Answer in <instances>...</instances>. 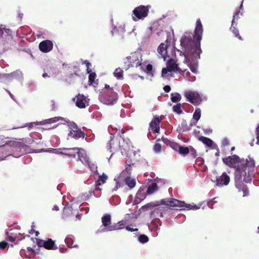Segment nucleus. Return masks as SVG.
Segmentation results:
<instances>
[{
    "instance_id": "nucleus-14",
    "label": "nucleus",
    "mask_w": 259,
    "mask_h": 259,
    "mask_svg": "<svg viewBox=\"0 0 259 259\" xmlns=\"http://www.w3.org/2000/svg\"><path fill=\"white\" fill-rule=\"evenodd\" d=\"M68 127L69 131L68 135L69 137L75 139H78L80 138H83L84 137V133L77 127L76 124L74 122H68Z\"/></svg>"
},
{
    "instance_id": "nucleus-54",
    "label": "nucleus",
    "mask_w": 259,
    "mask_h": 259,
    "mask_svg": "<svg viewBox=\"0 0 259 259\" xmlns=\"http://www.w3.org/2000/svg\"><path fill=\"white\" fill-rule=\"evenodd\" d=\"M255 136L256 139V144L259 145V126H257L255 129Z\"/></svg>"
},
{
    "instance_id": "nucleus-41",
    "label": "nucleus",
    "mask_w": 259,
    "mask_h": 259,
    "mask_svg": "<svg viewBox=\"0 0 259 259\" xmlns=\"http://www.w3.org/2000/svg\"><path fill=\"white\" fill-rule=\"evenodd\" d=\"M236 25H231V27H230V30L234 33V35L236 37H237L239 39L241 40L242 38L241 36L239 35V31L238 29H237L235 26Z\"/></svg>"
},
{
    "instance_id": "nucleus-33",
    "label": "nucleus",
    "mask_w": 259,
    "mask_h": 259,
    "mask_svg": "<svg viewBox=\"0 0 259 259\" xmlns=\"http://www.w3.org/2000/svg\"><path fill=\"white\" fill-rule=\"evenodd\" d=\"M199 140L207 146L209 147H212L213 141L210 139L205 137H201Z\"/></svg>"
},
{
    "instance_id": "nucleus-43",
    "label": "nucleus",
    "mask_w": 259,
    "mask_h": 259,
    "mask_svg": "<svg viewBox=\"0 0 259 259\" xmlns=\"http://www.w3.org/2000/svg\"><path fill=\"white\" fill-rule=\"evenodd\" d=\"M89 82L90 84H97V83L95 81V78H96V74L94 72H91L89 73Z\"/></svg>"
},
{
    "instance_id": "nucleus-6",
    "label": "nucleus",
    "mask_w": 259,
    "mask_h": 259,
    "mask_svg": "<svg viewBox=\"0 0 259 259\" xmlns=\"http://www.w3.org/2000/svg\"><path fill=\"white\" fill-rule=\"evenodd\" d=\"M142 56L140 52L131 53V55L126 58L125 64L128 67H139L141 70L144 69V63H142Z\"/></svg>"
},
{
    "instance_id": "nucleus-21",
    "label": "nucleus",
    "mask_w": 259,
    "mask_h": 259,
    "mask_svg": "<svg viewBox=\"0 0 259 259\" xmlns=\"http://www.w3.org/2000/svg\"><path fill=\"white\" fill-rule=\"evenodd\" d=\"M53 43L51 41L46 40L41 41L39 45L40 50L44 53L50 52L53 49Z\"/></svg>"
},
{
    "instance_id": "nucleus-45",
    "label": "nucleus",
    "mask_w": 259,
    "mask_h": 259,
    "mask_svg": "<svg viewBox=\"0 0 259 259\" xmlns=\"http://www.w3.org/2000/svg\"><path fill=\"white\" fill-rule=\"evenodd\" d=\"M161 148L162 147L161 144L159 143H156L155 144L154 146L153 150L155 153H158L161 151Z\"/></svg>"
},
{
    "instance_id": "nucleus-15",
    "label": "nucleus",
    "mask_w": 259,
    "mask_h": 259,
    "mask_svg": "<svg viewBox=\"0 0 259 259\" xmlns=\"http://www.w3.org/2000/svg\"><path fill=\"white\" fill-rule=\"evenodd\" d=\"M230 181V177L225 172H224L221 175L216 177L214 186L221 188L228 185Z\"/></svg>"
},
{
    "instance_id": "nucleus-46",
    "label": "nucleus",
    "mask_w": 259,
    "mask_h": 259,
    "mask_svg": "<svg viewBox=\"0 0 259 259\" xmlns=\"http://www.w3.org/2000/svg\"><path fill=\"white\" fill-rule=\"evenodd\" d=\"M7 238L12 242L14 241L16 239V235H14L12 232L7 233Z\"/></svg>"
},
{
    "instance_id": "nucleus-29",
    "label": "nucleus",
    "mask_w": 259,
    "mask_h": 259,
    "mask_svg": "<svg viewBox=\"0 0 259 259\" xmlns=\"http://www.w3.org/2000/svg\"><path fill=\"white\" fill-rule=\"evenodd\" d=\"M157 51L161 58L165 60L167 57L166 45L164 43H161L158 47Z\"/></svg>"
},
{
    "instance_id": "nucleus-31",
    "label": "nucleus",
    "mask_w": 259,
    "mask_h": 259,
    "mask_svg": "<svg viewBox=\"0 0 259 259\" xmlns=\"http://www.w3.org/2000/svg\"><path fill=\"white\" fill-rule=\"evenodd\" d=\"M181 74L183 75L189 81L193 82L196 79V77L194 75H191L190 73L186 69L183 70Z\"/></svg>"
},
{
    "instance_id": "nucleus-10",
    "label": "nucleus",
    "mask_w": 259,
    "mask_h": 259,
    "mask_svg": "<svg viewBox=\"0 0 259 259\" xmlns=\"http://www.w3.org/2000/svg\"><path fill=\"white\" fill-rule=\"evenodd\" d=\"M117 94L112 89H109L107 93H102L100 95V101L105 104L111 105L116 102Z\"/></svg>"
},
{
    "instance_id": "nucleus-26",
    "label": "nucleus",
    "mask_w": 259,
    "mask_h": 259,
    "mask_svg": "<svg viewBox=\"0 0 259 259\" xmlns=\"http://www.w3.org/2000/svg\"><path fill=\"white\" fill-rule=\"evenodd\" d=\"M201 111L199 108H196L193 115V120L190 123V126L195 125L201 117Z\"/></svg>"
},
{
    "instance_id": "nucleus-5",
    "label": "nucleus",
    "mask_w": 259,
    "mask_h": 259,
    "mask_svg": "<svg viewBox=\"0 0 259 259\" xmlns=\"http://www.w3.org/2000/svg\"><path fill=\"white\" fill-rule=\"evenodd\" d=\"M8 154L10 156L17 158L29 153V147L22 142L16 141H10L7 142Z\"/></svg>"
},
{
    "instance_id": "nucleus-28",
    "label": "nucleus",
    "mask_w": 259,
    "mask_h": 259,
    "mask_svg": "<svg viewBox=\"0 0 259 259\" xmlns=\"http://www.w3.org/2000/svg\"><path fill=\"white\" fill-rule=\"evenodd\" d=\"M8 151L7 143L3 145L0 146V161L4 160L6 157L10 156L8 154Z\"/></svg>"
},
{
    "instance_id": "nucleus-59",
    "label": "nucleus",
    "mask_w": 259,
    "mask_h": 259,
    "mask_svg": "<svg viewBox=\"0 0 259 259\" xmlns=\"http://www.w3.org/2000/svg\"><path fill=\"white\" fill-rule=\"evenodd\" d=\"M135 30H136V27H135V26H134V28H133V30H132V31L131 32H130L128 33V34H129L130 35H133V36H134V37H136V36H137V32H135Z\"/></svg>"
},
{
    "instance_id": "nucleus-23",
    "label": "nucleus",
    "mask_w": 259,
    "mask_h": 259,
    "mask_svg": "<svg viewBox=\"0 0 259 259\" xmlns=\"http://www.w3.org/2000/svg\"><path fill=\"white\" fill-rule=\"evenodd\" d=\"M166 66L169 69V72H176L179 71L181 74V72L182 73V71H183L178 67L176 61L172 59H170L168 61Z\"/></svg>"
},
{
    "instance_id": "nucleus-53",
    "label": "nucleus",
    "mask_w": 259,
    "mask_h": 259,
    "mask_svg": "<svg viewBox=\"0 0 259 259\" xmlns=\"http://www.w3.org/2000/svg\"><path fill=\"white\" fill-rule=\"evenodd\" d=\"M154 181L155 183H157V185H159V187L164 184V180L157 178Z\"/></svg>"
},
{
    "instance_id": "nucleus-49",
    "label": "nucleus",
    "mask_w": 259,
    "mask_h": 259,
    "mask_svg": "<svg viewBox=\"0 0 259 259\" xmlns=\"http://www.w3.org/2000/svg\"><path fill=\"white\" fill-rule=\"evenodd\" d=\"M82 64H84L87 67V71L88 73L91 72V70L90 69L91 67L92 66L91 64L87 60L84 61L82 63Z\"/></svg>"
},
{
    "instance_id": "nucleus-51",
    "label": "nucleus",
    "mask_w": 259,
    "mask_h": 259,
    "mask_svg": "<svg viewBox=\"0 0 259 259\" xmlns=\"http://www.w3.org/2000/svg\"><path fill=\"white\" fill-rule=\"evenodd\" d=\"M154 206H155L154 203L151 202V203H148V204L144 205L143 206H142V209H143L144 210H148Z\"/></svg>"
},
{
    "instance_id": "nucleus-58",
    "label": "nucleus",
    "mask_w": 259,
    "mask_h": 259,
    "mask_svg": "<svg viewBox=\"0 0 259 259\" xmlns=\"http://www.w3.org/2000/svg\"><path fill=\"white\" fill-rule=\"evenodd\" d=\"M8 245V243L5 241L0 242V249H4Z\"/></svg>"
},
{
    "instance_id": "nucleus-9",
    "label": "nucleus",
    "mask_w": 259,
    "mask_h": 259,
    "mask_svg": "<svg viewBox=\"0 0 259 259\" xmlns=\"http://www.w3.org/2000/svg\"><path fill=\"white\" fill-rule=\"evenodd\" d=\"M77 155V159L80 160L84 165L87 166L93 172L96 173L97 172V166L90 162L89 157L83 149L79 148V152H78Z\"/></svg>"
},
{
    "instance_id": "nucleus-56",
    "label": "nucleus",
    "mask_w": 259,
    "mask_h": 259,
    "mask_svg": "<svg viewBox=\"0 0 259 259\" xmlns=\"http://www.w3.org/2000/svg\"><path fill=\"white\" fill-rule=\"evenodd\" d=\"M222 144L224 146H227L229 144V141L227 138H224L222 141Z\"/></svg>"
},
{
    "instance_id": "nucleus-63",
    "label": "nucleus",
    "mask_w": 259,
    "mask_h": 259,
    "mask_svg": "<svg viewBox=\"0 0 259 259\" xmlns=\"http://www.w3.org/2000/svg\"><path fill=\"white\" fill-rule=\"evenodd\" d=\"M162 140L163 141V142L167 144L168 142H169V140L166 138H162Z\"/></svg>"
},
{
    "instance_id": "nucleus-30",
    "label": "nucleus",
    "mask_w": 259,
    "mask_h": 259,
    "mask_svg": "<svg viewBox=\"0 0 259 259\" xmlns=\"http://www.w3.org/2000/svg\"><path fill=\"white\" fill-rule=\"evenodd\" d=\"M158 187L157 183H152L147 188L146 193L148 195H151L156 192L158 190Z\"/></svg>"
},
{
    "instance_id": "nucleus-19",
    "label": "nucleus",
    "mask_w": 259,
    "mask_h": 259,
    "mask_svg": "<svg viewBox=\"0 0 259 259\" xmlns=\"http://www.w3.org/2000/svg\"><path fill=\"white\" fill-rule=\"evenodd\" d=\"M130 143L129 140H127L126 143L122 145L121 147L120 145L119 146L122 155L126 157H131L132 154L135 155V152L133 149V147L130 145Z\"/></svg>"
},
{
    "instance_id": "nucleus-64",
    "label": "nucleus",
    "mask_w": 259,
    "mask_h": 259,
    "mask_svg": "<svg viewBox=\"0 0 259 259\" xmlns=\"http://www.w3.org/2000/svg\"><path fill=\"white\" fill-rule=\"evenodd\" d=\"M53 210L57 211L59 210V207L57 205H55L52 209Z\"/></svg>"
},
{
    "instance_id": "nucleus-18",
    "label": "nucleus",
    "mask_w": 259,
    "mask_h": 259,
    "mask_svg": "<svg viewBox=\"0 0 259 259\" xmlns=\"http://www.w3.org/2000/svg\"><path fill=\"white\" fill-rule=\"evenodd\" d=\"M102 225L104 227L103 229H101L102 232L112 231L110 230V227H113V225H111V216L109 214H105L102 217Z\"/></svg>"
},
{
    "instance_id": "nucleus-39",
    "label": "nucleus",
    "mask_w": 259,
    "mask_h": 259,
    "mask_svg": "<svg viewBox=\"0 0 259 259\" xmlns=\"http://www.w3.org/2000/svg\"><path fill=\"white\" fill-rule=\"evenodd\" d=\"M138 241L142 243V244H145L148 242L149 241V238L148 237L144 234L140 235L138 237Z\"/></svg>"
},
{
    "instance_id": "nucleus-40",
    "label": "nucleus",
    "mask_w": 259,
    "mask_h": 259,
    "mask_svg": "<svg viewBox=\"0 0 259 259\" xmlns=\"http://www.w3.org/2000/svg\"><path fill=\"white\" fill-rule=\"evenodd\" d=\"M72 206L70 204H67L64 208L63 214L67 216L70 212H72Z\"/></svg>"
},
{
    "instance_id": "nucleus-37",
    "label": "nucleus",
    "mask_w": 259,
    "mask_h": 259,
    "mask_svg": "<svg viewBox=\"0 0 259 259\" xmlns=\"http://www.w3.org/2000/svg\"><path fill=\"white\" fill-rule=\"evenodd\" d=\"M239 15L242 16L243 12H240V10L236 11L233 17V20L232 21V25H237V23L235 22V20H238V19L240 18Z\"/></svg>"
},
{
    "instance_id": "nucleus-38",
    "label": "nucleus",
    "mask_w": 259,
    "mask_h": 259,
    "mask_svg": "<svg viewBox=\"0 0 259 259\" xmlns=\"http://www.w3.org/2000/svg\"><path fill=\"white\" fill-rule=\"evenodd\" d=\"M189 147H184V146H180V147L179 148L178 152L181 155H182L184 156H185L186 155H187L188 153H189Z\"/></svg>"
},
{
    "instance_id": "nucleus-25",
    "label": "nucleus",
    "mask_w": 259,
    "mask_h": 259,
    "mask_svg": "<svg viewBox=\"0 0 259 259\" xmlns=\"http://www.w3.org/2000/svg\"><path fill=\"white\" fill-rule=\"evenodd\" d=\"M130 217L131 215L130 214H126L125 216V219L118 222L116 224H114L113 227L110 228V230L114 231L122 229L123 226L127 224V219H130Z\"/></svg>"
},
{
    "instance_id": "nucleus-32",
    "label": "nucleus",
    "mask_w": 259,
    "mask_h": 259,
    "mask_svg": "<svg viewBox=\"0 0 259 259\" xmlns=\"http://www.w3.org/2000/svg\"><path fill=\"white\" fill-rule=\"evenodd\" d=\"M0 33L1 36H7L8 39L11 38V31L9 29H6L4 27H2V26L0 27Z\"/></svg>"
},
{
    "instance_id": "nucleus-62",
    "label": "nucleus",
    "mask_w": 259,
    "mask_h": 259,
    "mask_svg": "<svg viewBox=\"0 0 259 259\" xmlns=\"http://www.w3.org/2000/svg\"><path fill=\"white\" fill-rule=\"evenodd\" d=\"M111 145H112V143H111V141H110L107 146L108 149H110V152H112V150H111V148H112Z\"/></svg>"
},
{
    "instance_id": "nucleus-12",
    "label": "nucleus",
    "mask_w": 259,
    "mask_h": 259,
    "mask_svg": "<svg viewBox=\"0 0 259 259\" xmlns=\"http://www.w3.org/2000/svg\"><path fill=\"white\" fill-rule=\"evenodd\" d=\"M22 78V73L19 70H16L10 74H0V82L5 83H8L14 79L21 80Z\"/></svg>"
},
{
    "instance_id": "nucleus-20",
    "label": "nucleus",
    "mask_w": 259,
    "mask_h": 259,
    "mask_svg": "<svg viewBox=\"0 0 259 259\" xmlns=\"http://www.w3.org/2000/svg\"><path fill=\"white\" fill-rule=\"evenodd\" d=\"M76 106L79 108H84L88 103V99L83 95L78 94L74 99Z\"/></svg>"
},
{
    "instance_id": "nucleus-17",
    "label": "nucleus",
    "mask_w": 259,
    "mask_h": 259,
    "mask_svg": "<svg viewBox=\"0 0 259 259\" xmlns=\"http://www.w3.org/2000/svg\"><path fill=\"white\" fill-rule=\"evenodd\" d=\"M60 120L66 121L65 119L63 117H55L53 118L45 119L44 120H42V121H39V122H31L29 124V125L28 126V127H29V128H30L31 127V126H36V125H45V124H47L55 123V122L60 121Z\"/></svg>"
},
{
    "instance_id": "nucleus-47",
    "label": "nucleus",
    "mask_w": 259,
    "mask_h": 259,
    "mask_svg": "<svg viewBox=\"0 0 259 259\" xmlns=\"http://www.w3.org/2000/svg\"><path fill=\"white\" fill-rule=\"evenodd\" d=\"M189 153L190 155L193 157L195 158L197 156V152L196 150L192 146H189Z\"/></svg>"
},
{
    "instance_id": "nucleus-1",
    "label": "nucleus",
    "mask_w": 259,
    "mask_h": 259,
    "mask_svg": "<svg viewBox=\"0 0 259 259\" xmlns=\"http://www.w3.org/2000/svg\"><path fill=\"white\" fill-rule=\"evenodd\" d=\"M203 33V27L199 19H197L194 34L192 36L190 34H185L181 39V46L183 51L177 50L180 56H185L184 63L190 68L194 74L198 73L197 60L200 58L201 53L200 41Z\"/></svg>"
},
{
    "instance_id": "nucleus-50",
    "label": "nucleus",
    "mask_w": 259,
    "mask_h": 259,
    "mask_svg": "<svg viewBox=\"0 0 259 259\" xmlns=\"http://www.w3.org/2000/svg\"><path fill=\"white\" fill-rule=\"evenodd\" d=\"M82 64H84L87 67V71L88 73L91 72V70L90 69L91 67L92 66L91 64L87 60L84 61L82 63Z\"/></svg>"
},
{
    "instance_id": "nucleus-16",
    "label": "nucleus",
    "mask_w": 259,
    "mask_h": 259,
    "mask_svg": "<svg viewBox=\"0 0 259 259\" xmlns=\"http://www.w3.org/2000/svg\"><path fill=\"white\" fill-rule=\"evenodd\" d=\"M37 244L39 247H44L47 249L56 250L58 248L55 244V242L51 239H48L47 240L41 239L37 240Z\"/></svg>"
},
{
    "instance_id": "nucleus-3",
    "label": "nucleus",
    "mask_w": 259,
    "mask_h": 259,
    "mask_svg": "<svg viewBox=\"0 0 259 259\" xmlns=\"http://www.w3.org/2000/svg\"><path fill=\"white\" fill-rule=\"evenodd\" d=\"M162 205H166L165 207L159 206L154 209L150 214V217L153 219H156L158 217L162 218L168 210V208L172 207L176 210H197L200 208L201 204L196 205L194 204H186L184 201H180L174 198H166L161 200Z\"/></svg>"
},
{
    "instance_id": "nucleus-44",
    "label": "nucleus",
    "mask_w": 259,
    "mask_h": 259,
    "mask_svg": "<svg viewBox=\"0 0 259 259\" xmlns=\"http://www.w3.org/2000/svg\"><path fill=\"white\" fill-rule=\"evenodd\" d=\"M181 128L179 130V132H185L189 131L190 128L187 126V122L186 120H183L181 123Z\"/></svg>"
},
{
    "instance_id": "nucleus-13",
    "label": "nucleus",
    "mask_w": 259,
    "mask_h": 259,
    "mask_svg": "<svg viewBox=\"0 0 259 259\" xmlns=\"http://www.w3.org/2000/svg\"><path fill=\"white\" fill-rule=\"evenodd\" d=\"M49 152L52 153L65 155L69 157L73 158L76 157V155L77 154L78 152H79V148H58V149H52L49 150Z\"/></svg>"
},
{
    "instance_id": "nucleus-55",
    "label": "nucleus",
    "mask_w": 259,
    "mask_h": 259,
    "mask_svg": "<svg viewBox=\"0 0 259 259\" xmlns=\"http://www.w3.org/2000/svg\"><path fill=\"white\" fill-rule=\"evenodd\" d=\"M168 72H169V69H168L167 67L163 68L162 70V73H161L162 76L163 77H166V75Z\"/></svg>"
},
{
    "instance_id": "nucleus-36",
    "label": "nucleus",
    "mask_w": 259,
    "mask_h": 259,
    "mask_svg": "<svg viewBox=\"0 0 259 259\" xmlns=\"http://www.w3.org/2000/svg\"><path fill=\"white\" fill-rule=\"evenodd\" d=\"M65 242L69 247H77L76 244H73V239L71 236H67L65 239Z\"/></svg>"
},
{
    "instance_id": "nucleus-11",
    "label": "nucleus",
    "mask_w": 259,
    "mask_h": 259,
    "mask_svg": "<svg viewBox=\"0 0 259 259\" xmlns=\"http://www.w3.org/2000/svg\"><path fill=\"white\" fill-rule=\"evenodd\" d=\"M184 96L188 101L194 105L200 104L202 101V95L196 91H187Z\"/></svg>"
},
{
    "instance_id": "nucleus-34",
    "label": "nucleus",
    "mask_w": 259,
    "mask_h": 259,
    "mask_svg": "<svg viewBox=\"0 0 259 259\" xmlns=\"http://www.w3.org/2000/svg\"><path fill=\"white\" fill-rule=\"evenodd\" d=\"M170 99L172 102L176 103L181 100V95L178 93H172L170 95Z\"/></svg>"
},
{
    "instance_id": "nucleus-52",
    "label": "nucleus",
    "mask_w": 259,
    "mask_h": 259,
    "mask_svg": "<svg viewBox=\"0 0 259 259\" xmlns=\"http://www.w3.org/2000/svg\"><path fill=\"white\" fill-rule=\"evenodd\" d=\"M170 146L174 150H175V151H177L178 152L180 147V145H179V144H178L177 143H171L170 144Z\"/></svg>"
},
{
    "instance_id": "nucleus-35",
    "label": "nucleus",
    "mask_w": 259,
    "mask_h": 259,
    "mask_svg": "<svg viewBox=\"0 0 259 259\" xmlns=\"http://www.w3.org/2000/svg\"><path fill=\"white\" fill-rule=\"evenodd\" d=\"M113 74L114 76L118 79H121L123 78V70L120 68L116 69L113 72Z\"/></svg>"
},
{
    "instance_id": "nucleus-7",
    "label": "nucleus",
    "mask_w": 259,
    "mask_h": 259,
    "mask_svg": "<svg viewBox=\"0 0 259 259\" xmlns=\"http://www.w3.org/2000/svg\"><path fill=\"white\" fill-rule=\"evenodd\" d=\"M150 8L149 5L147 6L141 5L136 7L133 11L132 19L134 21L144 20L148 16Z\"/></svg>"
},
{
    "instance_id": "nucleus-24",
    "label": "nucleus",
    "mask_w": 259,
    "mask_h": 259,
    "mask_svg": "<svg viewBox=\"0 0 259 259\" xmlns=\"http://www.w3.org/2000/svg\"><path fill=\"white\" fill-rule=\"evenodd\" d=\"M146 193L145 187L144 186L141 187L136 194L134 203L138 204L143 200L146 197Z\"/></svg>"
},
{
    "instance_id": "nucleus-22",
    "label": "nucleus",
    "mask_w": 259,
    "mask_h": 259,
    "mask_svg": "<svg viewBox=\"0 0 259 259\" xmlns=\"http://www.w3.org/2000/svg\"><path fill=\"white\" fill-rule=\"evenodd\" d=\"M125 24H120L118 28L115 27L111 31L112 35H118L119 36L118 38L120 40H122L123 39V34L125 31Z\"/></svg>"
},
{
    "instance_id": "nucleus-2",
    "label": "nucleus",
    "mask_w": 259,
    "mask_h": 259,
    "mask_svg": "<svg viewBox=\"0 0 259 259\" xmlns=\"http://www.w3.org/2000/svg\"><path fill=\"white\" fill-rule=\"evenodd\" d=\"M223 161L229 166L236 168L235 172V186L239 191H242L243 197L247 196L249 192L243 182L249 183L252 180L254 169V160L248 157L245 160L241 161L238 156L233 155L223 158Z\"/></svg>"
},
{
    "instance_id": "nucleus-27",
    "label": "nucleus",
    "mask_w": 259,
    "mask_h": 259,
    "mask_svg": "<svg viewBox=\"0 0 259 259\" xmlns=\"http://www.w3.org/2000/svg\"><path fill=\"white\" fill-rule=\"evenodd\" d=\"M160 120L158 118H154L150 123V128L154 133H159Z\"/></svg>"
},
{
    "instance_id": "nucleus-4",
    "label": "nucleus",
    "mask_w": 259,
    "mask_h": 259,
    "mask_svg": "<svg viewBox=\"0 0 259 259\" xmlns=\"http://www.w3.org/2000/svg\"><path fill=\"white\" fill-rule=\"evenodd\" d=\"M131 168L130 165L126 166L125 169L123 170L114 178L116 183L115 187L112 189V191H116L120 187L125 184L130 189L134 188L136 186V181L130 177Z\"/></svg>"
},
{
    "instance_id": "nucleus-57",
    "label": "nucleus",
    "mask_w": 259,
    "mask_h": 259,
    "mask_svg": "<svg viewBox=\"0 0 259 259\" xmlns=\"http://www.w3.org/2000/svg\"><path fill=\"white\" fill-rule=\"evenodd\" d=\"M125 229L127 231H130V232L138 231V229H137V228H133L130 226L126 227Z\"/></svg>"
},
{
    "instance_id": "nucleus-42",
    "label": "nucleus",
    "mask_w": 259,
    "mask_h": 259,
    "mask_svg": "<svg viewBox=\"0 0 259 259\" xmlns=\"http://www.w3.org/2000/svg\"><path fill=\"white\" fill-rule=\"evenodd\" d=\"M173 111L177 113L178 114H181L182 113L183 111L181 109V103H178L172 107Z\"/></svg>"
},
{
    "instance_id": "nucleus-8",
    "label": "nucleus",
    "mask_w": 259,
    "mask_h": 259,
    "mask_svg": "<svg viewBox=\"0 0 259 259\" xmlns=\"http://www.w3.org/2000/svg\"><path fill=\"white\" fill-rule=\"evenodd\" d=\"M107 176L104 174H103L101 176H100L98 180L96 182V187L94 190H91L88 193L82 194L80 196L81 200L83 201L87 200L89 198V197L92 195L93 193H94L96 197H98L100 195L96 194L97 192L101 191V189L98 187V186H101L104 184L107 180Z\"/></svg>"
},
{
    "instance_id": "nucleus-60",
    "label": "nucleus",
    "mask_w": 259,
    "mask_h": 259,
    "mask_svg": "<svg viewBox=\"0 0 259 259\" xmlns=\"http://www.w3.org/2000/svg\"><path fill=\"white\" fill-rule=\"evenodd\" d=\"M163 90L166 93H168L170 91V87L169 85H165L163 88Z\"/></svg>"
},
{
    "instance_id": "nucleus-61",
    "label": "nucleus",
    "mask_w": 259,
    "mask_h": 259,
    "mask_svg": "<svg viewBox=\"0 0 259 259\" xmlns=\"http://www.w3.org/2000/svg\"><path fill=\"white\" fill-rule=\"evenodd\" d=\"M29 233L31 234H33V233H34L35 234L36 236H37L39 234V232L38 231H35L33 230V229H31Z\"/></svg>"
},
{
    "instance_id": "nucleus-48",
    "label": "nucleus",
    "mask_w": 259,
    "mask_h": 259,
    "mask_svg": "<svg viewBox=\"0 0 259 259\" xmlns=\"http://www.w3.org/2000/svg\"><path fill=\"white\" fill-rule=\"evenodd\" d=\"M152 70V66L151 64L146 65L144 63V69L143 71L147 72V73H149Z\"/></svg>"
}]
</instances>
